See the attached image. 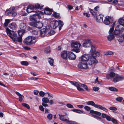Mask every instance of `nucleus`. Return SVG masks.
I'll return each instance as SVG.
<instances>
[{
	"instance_id": "nucleus-1",
	"label": "nucleus",
	"mask_w": 124,
	"mask_h": 124,
	"mask_svg": "<svg viewBox=\"0 0 124 124\" xmlns=\"http://www.w3.org/2000/svg\"><path fill=\"white\" fill-rule=\"evenodd\" d=\"M23 42L24 44L28 45H32L36 42V38L33 37L29 36L24 40Z\"/></svg>"
},
{
	"instance_id": "nucleus-2",
	"label": "nucleus",
	"mask_w": 124,
	"mask_h": 124,
	"mask_svg": "<svg viewBox=\"0 0 124 124\" xmlns=\"http://www.w3.org/2000/svg\"><path fill=\"white\" fill-rule=\"evenodd\" d=\"M97 63V61L94 57H91L88 60V64L90 69H93Z\"/></svg>"
},
{
	"instance_id": "nucleus-3",
	"label": "nucleus",
	"mask_w": 124,
	"mask_h": 124,
	"mask_svg": "<svg viewBox=\"0 0 124 124\" xmlns=\"http://www.w3.org/2000/svg\"><path fill=\"white\" fill-rule=\"evenodd\" d=\"M120 25H118L116 27L114 33L116 36L118 37L122 34H124V29H121Z\"/></svg>"
},
{
	"instance_id": "nucleus-4",
	"label": "nucleus",
	"mask_w": 124,
	"mask_h": 124,
	"mask_svg": "<svg viewBox=\"0 0 124 124\" xmlns=\"http://www.w3.org/2000/svg\"><path fill=\"white\" fill-rule=\"evenodd\" d=\"M6 31L7 34L10 37L12 40L14 42H17V40H16L15 38L12 37V36H13L14 37H16L17 36L16 33L13 31L11 30L8 28H7Z\"/></svg>"
},
{
	"instance_id": "nucleus-5",
	"label": "nucleus",
	"mask_w": 124,
	"mask_h": 124,
	"mask_svg": "<svg viewBox=\"0 0 124 124\" xmlns=\"http://www.w3.org/2000/svg\"><path fill=\"white\" fill-rule=\"evenodd\" d=\"M81 46L80 44L77 42L72 43L71 44V46L73 49L74 51L76 53H78L80 51V50L79 49Z\"/></svg>"
},
{
	"instance_id": "nucleus-6",
	"label": "nucleus",
	"mask_w": 124,
	"mask_h": 124,
	"mask_svg": "<svg viewBox=\"0 0 124 124\" xmlns=\"http://www.w3.org/2000/svg\"><path fill=\"white\" fill-rule=\"evenodd\" d=\"M41 12L40 11H37L36 14H34L33 15L30 16V19L31 20L34 21H36L38 19H39L41 18V16L39 14L41 13Z\"/></svg>"
},
{
	"instance_id": "nucleus-7",
	"label": "nucleus",
	"mask_w": 124,
	"mask_h": 124,
	"mask_svg": "<svg viewBox=\"0 0 124 124\" xmlns=\"http://www.w3.org/2000/svg\"><path fill=\"white\" fill-rule=\"evenodd\" d=\"M30 25L32 26L36 27L39 29L41 28L43 26V24L40 22L37 23L31 22L29 23Z\"/></svg>"
},
{
	"instance_id": "nucleus-8",
	"label": "nucleus",
	"mask_w": 124,
	"mask_h": 124,
	"mask_svg": "<svg viewBox=\"0 0 124 124\" xmlns=\"http://www.w3.org/2000/svg\"><path fill=\"white\" fill-rule=\"evenodd\" d=\"M112 18L109 16H107L105 17V20L103 21L104 23L106 25H108L110 23H113Z\"/></svg>"
},
{
	"instance_id": "nucleus-9",
	"label": "nucleus",
	"mask_w": 124,
	"mask_h": 124,
	"mask_svg": "<svg viewBox=\"0 0 124 124\" xmlns=\"http://www.w3.org/2000/svg\"><path fill=\"white\" fill-rule=\"evenodd\" d=\"M124 79V77L123 76H120L118 74H116L113 78V81L114 83H116Z\"/></svg>"
},
{
	"instance_id": "nucleus-10",
	"label": "nucleus",
	"mask_w": 124,
	"mask_h": 124,
	"mask_svg": "<svg viewBox=\"0 0 124 124\" xmlns=\"http://www.w3.org/2000/svg\"><path fill=\"white\" fill-rule=\"evenodd\" d=\"M78 67L81 69L89 68L88 65L86 62L81 61L78 65Z\"/></svg>"
},
{
	"instance_id": "nucleus-11",
	"label": "nucleus",
	"mask_w": 124,
	"mask_h": 124,
	"mask_svg": "<svg viewBox=\"0 0 124 124\" xmlns=\"http://www.w3.org/2000/svg\"><path fill=\"white\" fill-rule=\"evenodd\" d=\"M23 8V9L22 11H20L19 14L20 15L22 16H24L25 15L26 13H25V6L23 5H19L17 7H16V8Z\"/></svg>"
},
{
	"instance_id": "nucleus-12",
	"label": "nucleus",
	"mask_w": 124,
	"mask_h": 124,
	"mask_svg": "<svg viewBox=\"0 0 124 124\" xmlns=\"http://www.w3.org/2000/svg\"><path fill=\"white\" fill-rule=\"evenodd\" d=\"M91 44L90 40L87 39L85 41L83 44V46L85 47H89L91 45Z\"/></svg>"
},
{
	"instance_id": "nucleus-13",
	"label": "nucleus",
	"mask_w": 124,
	"mask_h": 124,
	"mask_svg": "<svg viewBox=\"0 0 124 124\" xmlns=\"http://www.w3.org/2000/svg\"><path fill=\"white\" fill-rule=\"evenodd\" d=\"M90 55L89 54H84L82 55L80 58L81 61L86 62L88 61Z\"/></svg>"
},
{
	"instance_id": "nucleus-14",
	"label": "nucleus",
	"mask_w": 124,
	"mask_h": 124,
	"mask_svg": "<svg viewBox=\"0 0 124 124\" xmlns=\"http://www.w3.org/2000/svg\"><path fill=\"white\" fill-rule=\"evenodd\" d=\"M34 8V6L33 5H29L27 8L26 11L28 13H30L32 12H34L36 13L37 11H35L33 10Z\"/></svg>"
},
{
	"instance_id": "nucleus-15",
	"label": "nucleus",
	"mask_w": 124,
	"mask_h": 124,
	"mask_svg": "<svg viewBox=\"0 0 124 124\" xmlns=\"http://www.w3.org/2000/svg\"><path fill=\"white\" fill-rule=\"evenodd\" d=\"M61 57L63 59L65 60H67V59L68 53H67V51H63L61 52Z\"/></svg>"
},
{
	"instance_id": "nucleus-16",
	"label": "nucleus",
	"mask_w": 124,
	"mask_h": 124,
	"mask_svg": "<svg viewBox=\"0 0 124 124\" xmlns=\"http://www.w3.org/2000/svg\"><path fill=\"white\" fill-rule=\"evenodd\" d=\"M18 33L19 36V37L17 38V41L20 42H22V35L23 34V32L21 30H18Z\"/></svg>"
},
{
	"instance_id": "nucleus-17",
	"label": "nucleus",
	"mask_w": 124,
	"mask_h": 124,
	"mask_svg": "<svg viewBox=\"0 0 124 124\" xmlns=\"http://www.w3.org/2000/svg\"><path fill=\"white\" fill-rule=\"evenodd\" d=\"M15 7H13L12 9V11H9L7 13V15L9 16H15L17 15L16 13L15 12Z\"/></svg>"
},
{
	"instance_id": "nucleus-18",
	"label": "nucleus",
	"mask_w": 124,
	"mask_h": 124,
	"mask_svg": "<svg viewBox=\"0 0 124 124\" xmlns=\"http://www.w3.org/2000/svg\"><path fill=\"white\" fill-rule=\"evenodd\" d=\"M116 74L113 72H111L109 74L107 75L106 78L108 79H111L114 77Z\"/></svg>"
},
{
	"instance_id": "nucleus-19",
	"label": "nucleus",
	"mask_w": 124,
	"mask_h": 124,
	"mask_svg": "<svg viewBox=\"0 0 124 124\" xmlns=\"http://www.w3.org/2000/svg\"><path fill=\"white\" fill-rule=\"evenodd\" d=\"M58 115L59 116V118L61 120L66 122L67 121H68V119L69 118L67 116H65L67 115L66 114H65V115H61L60 114H59Z\"/></svg>"
},
{
	"instance_id": "nucleus-20",
	"label": "nucleus",
	"mask_w": 124,
	"mask_h": 124,
	"mask_svg": "<svg viewBox=\"0 0 124 124\" xmlns=\"http://www.w3.org/2000/svg\"><path fill=\"white\" fill-rule=\"evenodd\" d=\"M68 58L70 60H75L76 58V55L72 52L68 53Z\"/></svg>"
},
{
	"instance_id": "nucleus-21",
	"label": "nucleus",
	"mask_w": 124,
	"mask_h": 124,
	"mask_svg": "<svg viewBox=\"0 0 124 124\" xmlns=\"http://www.w3.org/2000/svg\"><path fill=\"white\" fill-rule=\"evenodd\" d=\"M103 16L102 15H99L96 17V21L97 22L101 23L103 22Z\"/></svg>"
},
{
	"instance_id": "nucleus-22",
	"label": "nucleus",
	"mask_w": 124,
	"mask_h": 124,
	"mask_svg": "<svg viewBox=\"0 0 124 124\" xmlns=\"http://www.w3.org/2000/svg\"><path fill=\"white\" fill-rule=\"evenodd\" d=\"M46 32V30L45 29H42L40 31V35L42 37H44Z\"/></svg>"
},
{
	"instance_id": "nucleus-23",
	"label": "nucleus",
	"mask_w": 124,
	"mask_h": 124,
	"mask_svg": "<svg viewBox=\"0 0 124 124\" xmlns=\"http://www.w3.org/2000/svg\"><path fill=\"white\" fill-rule=\"evenodd\" d=\"M58 24L57 21H53L51 24V26L52 28L55 29L58 26Z\"/></svg>"
},
{
	"instance_id": "nucleus-24",
	"label": "nucleus",
	"mask_w": 124,
	"mask_h": 124,
	"mask_svg": "<svg viewBox=\"0 0 124 124\" xmlns=\"http://www.w3.org/2000/svg\"><path fill=\"white\" fill-rule=\"evenodd\" d=\"M20 29L21 30H21L23 32V31H24L26 28V24L24 23H21L20 24Z\"/></svg>"
},
{
	"instance_id": "nucleus-25",
	"label": "nucleus",
	"mask_w": 124,
	"mask_h": 124,
	"mask_svg": "<svg viewBox=\"0 0 124 124\" xmlns=\"http://www.w3.org/2000/svg\"><path fill=\"white\" fill-rule=\"evenodd\" d=\"M17 26V25L15 23H13L9 24L8 27L10 29L14 30L16 29Z\"/></svg>"
},
{
	"instance_id": "nucleus-26",
	"label": "nucleus",
	"mask_w": 124,
	"mask_h": 124,
	"mask_svg": "<svg viewBox=\"0 0 124 124\" xmlns=\"http://www.w3.org/2000/svg\"><path fill=\"white\" fill-rule=\"evenodd\" d=\"M119 22L120 24V25L121 26L120 27L121 29H124V20L121 18H120L119 20Z\"/></svg>"
},
{
	"instance_id": "nucleus-27",
	"label": "nucleus",
	"mask_w": 124,
	"mask_h": 124,
	"mask_svg": "<svg viewBox=\"0 0 124 124\" xmlns=\"http://www.w3.org/2000/svg\"><path fill=\"white\" fill-rule=\"evenodd\" d=\"M108 121H111L113 123L115 124H118V122L116 120L113 118L111 117L110 116H108Z\"/></svg>"
},
{
	"instance_id": "nucleus-28",
	"label": "nucleus",
	"mask_w": 124,
	"mask_h": 124,
	"mask_svg": "<svg viewBox=\"0 0 124 124\" xmlns=\"http://www.w3.org/2000/svg\"><path fill=\"white\" fill-rule=\"evenodd\" d=\"M91 55H92L91 57H97L99 56L100 54L98 52L95 51L94 52L91 53Z\"/></svg>"
},
{
	"instance_id": "nucleus-29",
	"label": "nucleus",
	"mask_w": 124,
	"mask_h": 124,
	"mask_svg": "<svg viewBox=\"0 0 124 124\" xmlns=\"http://www.w3.org/2000/svg\"><path fill=\"white\" fill-rule=\"evenodd\" d=\"M16 93L19 96V100L20 102L22 101L23 99L24 98V96L21 94L19 92L16 91Z\"/></svg>"
},
{
	"instance_id": "nucleus-30",
	"label": "nucleus",
	"mask_w": 124,
	"mask_h": 124,
	"mask_svg": "<svg viewBox=\"0 0 124 124\" xmlns=\"http://www.w3.org/2000/svg\"><path fill=\"white\" fill-rule=\"evenodd\" d=\"M87 104L88 105H91L97 108L98 104H96L93 101H89L87 102Z\"/></svg>"
},
{
	"instance_id": "nucleus-31",
	"label": "nucleus",
	"mask_w": 124,
	"mask_h": 124,
	"mask_svg": "<svg viewBox=\"0 0 124 124\" xmlns=\"http://www.w3.org/2000/svg\"><path fill=\"white\" fill-rule=\"evenodd\" d=\"M97 108L102 110L106 112H108V110L105 107H102L101 105H98L97 107Z\"/></svg>"
},
{
	"instance_id": "nucleus-32",
	"label": "nucleus",
	"mask_w": 124,
	"mask_h": 124,
	"mask_svg": "<svg viewBox=\"0 0 124 124\" xmlns=\"http://www.w3.org/2000/svg\"><path fill=\"white\" fill-rule=\"evenodd\" d=\"M70 82L72 85H74L77 87L78 86H80L81 83H78L76 82L70 81Z\"/></svg>"
},
{
	"instance_id": "nucleus-33",
	"label": "nucleus",
	"mask_w": 124,
	"mask_h": 124,
	"mask_svg": "<svg viewBox=\"0 0 124 124\" xmlns=\"http://www.w3.org/2000/svg\"><path fill=\"white\" fill-rule=\"evenodd\" d=\"M90 112L92 114H95L99 116H100L101 115V113L100 112L97 111H94L92 110H90Z\"/></svg>"
},
{
	"instance_id": "nucleus-34",
	"label": "nucleus",
	"mask_w": 124,
	"mask_h": 124,
	"mask_svg": "<svg viewBox=\"0 0 124 124\" xmlns=\"http://www.w3.org/2000/svg\"><path fill=\"white\" fill-rule=\"evenodd\" d=\"M43 6L44 5H41L40 4H37L35 5L34 8L41 9L43 8Z\"/></svg>"
},
{
	"instance_id": "nucleus-35",
	"label": "nucleus",
	"mask_w": 124,
	"mask_h": 124,
	"mask_svg": "<svg viewBox=\"0 0 124 124\" xmlns=\"http://www.w3.org/2000/svg\"><path fill=\"white\" fill-rule=\"evenodd\" d=\"M114 38V36L113 34H111L109 35L107 37L108 40L109 41H111Z\"/></svg>"
},
{
	"instance_id": "nucleus-36",
	"label": "nucleus",
	"mask_w": 124,
	"mask_h": 124,
	"mask_svg": "<svg viewBox=\"0 0 124 124\" xmlns=\"http://www.w3.org/2000/svg\"><path fill=\"white\" fill-rule=\"evenodd\" d=\"M72 111L74 112L78 113L81 114L83 113V111L78 109H72Z\"/></svg>"
},
{
	"instance_id": "nucleus-37",
	"label": "nucleus",
	"mask_w": 124,
	"mask_h": 124,
	"mask_svg": "<svg viewBox=\"0 0 124 124\" xmlns=\"http://www.w3.org/2000/svg\"><path fill=\"white\" fill-rule=\"evenodd\" d=\"M59 23L58 27L59 30H60L61 29V27L63 26V22L61 20H59L58 22Z\"/></svg>"
},
{
	"instance_id": "nucleus-38",
	"label": "nucleus",
	"mask_w": 124,
	"mask_h": 124,
	"mask_svg": "<svg viewBox=\"0 0 124 124\" xmlns=\"http://www.w3.org/2000/svg\"><path fill=\"white\" fill-rule=\"evenodd\" d=\"M120 37L118 39V40L119 42H122L124 41V35H121V36H119Z\"/></svg>"
},
{
	"instance_id": "nucleus-39",
	"label": "nucleus",
	"mask_w": 124,
	"mask_h": 124,
	"mask_svg": "<svg viewBox=\"0 0 124 124\" xmlns=\"http://www.w3.org/2000/svg\"><path fill=\"white\" fill-rule=\"evenodd\" d=\"M116 23V21H115L114 22L112 25V28H111L109 31V33L112 34L111 33L112 32H113L114 28V26H115V23Z\"/></svg>"
},
{
	"instance_id": "nucleus-40",
	"label": "nucleus",
	"mask_w": 124,
	"mask_h": 124,
	"mask_svg": "<svg viewBox=\"0 0 124 124\" xmlns=\"http://www.w3.org/2000/svg\"><path fill=\"white\" fill-rule=\"evenodd\" d=\"M80 86L83 87L87 91L89 92L90 91V89H89L87 86L81 83V85Z\"/></svg>"
},
{
	"instance_id": "nucleus-41",
	"label": "nucleus",
	"mask_w": 124,
	"mask_h": 124,
	"mask_svg": "<svg viewBox=\"0 0 124 124\" xmlns=\"http://www.w3.org/2000/svg\"><path fill=\"white\" fill-rule=\"evenodd\" d=\"M43 102L47 103L49 102V100L46 97H44L42 100Z\"/></svg>"
},
{
	"instance_id": "nucleus-42",
	"label": "nucleus",
	"mask_w": 124,
	"mask_h": 124,
	"mask_svg": "<svg viewBox=\"0 0 124 124\" xmlns=\"http://www.w3.org/2000/svg\"><path fill=\"white\" fill-rule=\"evenodd\" d=\"M53 16L55 18H60V16L59 14L55 12H54L53 14Z\"/></svg>"
},
{
	"instance_id": "nucleus-43",
	"label": "nucleus",
	"mask_w": 124,
	"mask_h": 124,
	"mask_svg": "<svg viewBox=\"0 0 124 124\" xmlns=\"http://www.w3.org/2000/svg\"><path fill=\"white\" fill-rule=\"evenodd\" d=\"M46 11L45 12V13H46L48 15H50L51 14V12L50 11V9L48 8H46L45 9Z\"/></svg>"
},
{
	"instance_id": "nucleus-44",
	"label": "nucleus",
	"mask_w": 124,
	"mask_h": 124,
	"mask_svg": "<svg viewBox=\"0 0 124 124\" xmlns=\"http://www.w3.org/2000/svg\"><path fill=\"white\" fill-rule=\"evenodd\" d=\"M108 89L112 91H117L118 90L115 87H111L108 88Z\"/></svg>"
},
{
	"instance_id": "nucleus-45",
	"label": "nucleus",
	"mask_w": 124,
	"mask_h": 124,
	"mask_svg": "<svg viewBox=\"0 0 124 124\" xmlns=\"http://www.w3.org/2000/svg\"><path fill=\"white\" fill-rule=\"evenodd\" d=\"M54 61L53 59L51 58H49L48 60L49 63L51 66H53V65Z\"/></svg>"
},
{
	"instance_id": "nucleus-46",
	"label": "nucleus",
	"mask_w": 124,
	"mask_h": 124,
	"mask_svg": "<svg viewBox=\"0 0 124 124\" xmlns=\"http://www.w3.org/2000/svg\"><path fill=\"white\" fill-rule=\"evenodd\" d=\"M21 63L22 65L26 66H28L29 64L28 62L26 61H22L21 62Z\"/></svg>"
},
{
	"instance_id": "nucleus-47",
	"label": "nucleus",
	"mask_w": 124,
	"mask_h": 124,
	"mask_svg": "<svg viewBox=\"0 0 124 124\" xmlns=\"http://www.w3.org/2000/svg\"><path fill=\"white\" fill-rule=\"evenodd\" d=\"M5 22L4 23L5 26H7L10 22V20L9 19H6Z\"/></svg>"
},
{
	"instance_id": "nucleus-48",
	"label": "nucleus",
	"mask_w": 124,
	"mask_h": 124,
	"mask_svg": "<svg viewBox=\"0 0 124 124\" xmlns=\"http://www.w3.org/2000/svg\"><path fill=\"white\" fill-rule=\"evenodd\" d=\"M50 50V47H47L44 50L45 52L46 53H49Z\"/></svg>"
},
{
	"instance_id": "nucleus-49",
	"label": "nucleus",
	"mask_w": 124,
	"mask_h": 124,
	"mask_svg": "<svg viewBox=\"0 0 124 124\" xmlns=\"http://www.w3.org/2000/svg\"><path fill=\"white\" fill-rule=\"evenodd\" d=\"M101 116L103 118H105L108 121V116H109L107 115L106 114L103 113H102Z\"/></svg>"
},
{
	"instance_id": "nucleus-50",
	"label": "nucleus",
	"mask_w": 124,
	"mask_h": 124,
	"mask_svg": "<svg viewBox=\"0 0 124 124\" xmlns=\"http://www.w3.org/2000/svg\"><path fill=\"white\" fill-rule=\"evenodd\" d=\"M123 98L122 97H118L116 98V100L117 101L121 102L122 101Z\"/></svg>"
},
{
	"instance_id": "nucleus-51",
	"label": "nucleus",
	"mask_w": 124,
	"mask_h": 124,
	"mask_svg": "<svg viewBox=\"0 0 124 124\" xmlns=\"http://www.w3.org/2000/svg\"><path fill=\"white\" fill-rule=\"evenodd\" d=\"M91 47V53H92L95 50V48L94 46L93 45H92L91 44V45L90 46Z\"/></svg>"
},
{
	"instance_id": "nucleus-52",
	"label": "nucleus",
	"mask_w": 124,
	"mask_h": 124,
	"mask_svg": "<svg viewBox=\"0 0 124 124\" xmlns=\"http://www.w3.org/2000/svg\"><path fill=\"white\" fill-rule=\"evenodd\" d=\"M22 105L23 106L26 108L28 109H30V107L29 105L26 103H23Z\"/></svg>"
},
{
	"instance_id": "nucleus-53",
	"label": "nucleus",
	"mask_w": 124,
	"mask_h": 124,
	"mask_svg": "<svg viewBox=\"0 0 124 124\" xmlns=\"http://www.w3.org/2000/svg\"><path fill=\"white\" fill-rule=\"evenodd\" d=\"M45 93L42 91H40L39 92V95L41 97H43L45 95Z\"/></svg>"
},
{
	"instance_id": "nucleus-54",
	"label": "nucleus",
	"mask_w": 124,
	"mask_h": 124,
	"mask_svg": "<svg viewBox=\"0 0 124 124\" xmlns=\"http://www.w3.org/2000/svg\"><path fill=\"white\" fill-rule=\"evenodd\" d=\"M47 118L49 120H51L52 118V115L51 114H49L47 115Z\"/></svg>"
},
{
	"instance_id": "nucleus-55",
	"label": "nucleus",
	"mask_w": 124,
	"mask_h": 124,
	"mask_svg": "<svg viewBox=\"0 0 124 124\" xmlns=\"http://www.w3.org/2000/svg\"><path fill=\"white\" fill-rule=\"evenodd\" d=\"M84 108L87 111H88L89 110L90 111L91 109V108L90 107L86 106H85L84 107Z\"/></svg>"
},
{
	"instance_id": "nucleus-56",
	"label": "nucleus",
	"mask_w": 124,
	"mask_h": 124,
	"mask_svg": "<svg viewBox=\"0 0 124 124\" xmlns=\"http://www.w3.org/2000/svg\"><path fill=\"white\" fill-rule=\"evenodd\" d=\"M100 89V88L97 86H94L93 89V90L95 91H98Z\"/></svg>"
},
{
	"instance_id": "nucleus-57",
	"label": "nucleus",
	"mask_w": 124,
	"mask_h": 124,
	"mask_svg": "<svg viewBox=\"0 0 124 124\" xmlns=\"http://www.w3.org/2000/svg\"><path fill=\"white\" fill-rule=\"evenodd\" d=\"M66 122L69 124H74L75 122L72 121H69V119H68V121H67Z\"/></svg>"
},
{
	"instance_id": "nucleus-58",
	"label": "nucleus",
	"mask_w": 124,
	"mask_h": 124,
	"mask_svg": "<svg viewBox=\"0 0 124 124\" xmlns=\"http://www.w3.org/2000/svg\"><path fill=\"white\" fill-rule=\"evenodd\" d=\"M109 109L111 110H115L116 111L117 110V108L114 107H111L109 108Z\"/></svg>"
},
{
	"instance_id": "nucleus-59",
	"label": "nucleus",
	"mask_w": 124,
	"mask_h": 124,
	"mask_svg": "<svg viewBox=\"0 0 124 124\" xmlns=\"http://www.w3.org/2000/svg\"><path fill=\"white\" fill-rule=\"evenodd\" d=\"M31 33L34 35H37L38 33V32L36 30H33L32 31Z\"/></svg>"
},
{
	"instance_id": "nucleus-60",
	"label": "nucleus",
	"mask_w": 124,
	"mask_h": 124,
	"mask_svg": "<svg viewBox=\"0 0 124 124\" xmlns=\"http://www.w3.org/2000/svg\"><path fill=\"white\" fill-rule=\"evenodd\" d=\"M66 106L69 108H73V106L70 104H66Z\"/></svg>"
},
{
	"instance_id": "nucleus-61",
	"label": "nucleus",
	"mask_w": 124,
	"mask_h": 124,
	"mask_svg": "<svg viewBox=\"0 0 124 124\" xmlns=\"http://www.w3.org/2000/svg\"><path fill=\"white\" fill-rule=\"evenodd\" d=\"M55 33V32L53 30L51 31L48 33L50 35H52L54 34Z\"/></svg>"
},
{
	"instance_id": "nucleus-62",
	"label": "nucleus",
	"mask_w": 124,
	"mask_h": 124,
	"mask_svg": "<svg viewBox=\"0 0 124 124\" xmlns=\"http://www.w3.org/2000/svg\"><path fill=\"white\" fill-rule=\"evenodd\" d=\"M97 1L98 2L102 4L106 3H107V2L103 0H98Z\"/></svg>"
},
{
	"instance_id": "nucleus-63",
	"label": "nucleus",
	"mask_w": 124,
	"mask_h": 124,
	"mask_svg": "<svg viewBox=\"0 0 124 124\" xmlns=\"http://www.w3.org/2000/svg\"><path fill=\"white\" fill-rule=\"evenodd\" d=\"M39 109L42 111H44V109L42 106L40 105L39 106Z\"/></svg>"
},
{
	"instance_id": "nucleus-64",
	"label": "nucleus",
	"mask_w": 124,
	"mask_h": 124,
	"mask_svg": "<svg viewBox=\"0 0 124 124\" xmlns=\"http://www.w3.org/2000/svg\"><path fill=\"white\" fill-rule=\"evenodd\" d=\"M80 86H78V87H77V89L79 91H84V89L80 87H79Z\"/></svg>"
}]
</instances>
